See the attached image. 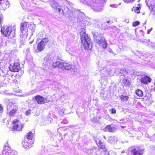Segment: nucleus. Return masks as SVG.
<instances>
[{
	"instance_id": "nucleus-10",
	"label": "nucleus",
	"mask_w": 155,
	"mask_h": 155,
	"mask_svg": "<svg viewBox=\"0 0 155 155\" xmlns=\"http://www.w3.org/2000/svg\"><path fill=\"white\" fill-rule=\"evenodd\" d=\"M20 30L22 37L27 38L28 35V23L25 22L21 23Z\"/></svg>"
},
{
	"instance_id": "nucleus-41",
	"label": "nucleus",
	"mask_w": 155,
	"mask_h": 155,
	"mask_svg": "<svg viewBox=\"0 0 155 155\" xmlns=\"http://www.w3.org/2000/svg\"><path fill=\"white\" fill-rule=\"evenodd\" d=\"M113 19H109L107 21V23L108 24H111L113 23Z\"/></svg>"
},
{
	"instance_id": "nucleus-28",
	"label": "nucleus",
	"mask_w": 155,
	"mask_h": 155,
	"mask_svg": "<svg viewBox=\"0 0 155 155\" xmlns=\"http://www.w3.org/2000/svg\"><path fill=\"white\" fill-rule=\"evenodd\" d=\"M95 1H99V0H95ZM80 1L85 3H86L88 5L90 2H94V0H80Z\"/></svg>"
},
{
	"instance_id": "nucleus-29",
	"label": "nucleus",
	"mask_w": 155,
	"mask_h": 155,
	"mask_svg": "<svg viewBox=\"0 0 155 155\" xmlns=\"http://www.w3.org/2000/svg\"><path fill=\"white\" fill-rule=\"evenodd\" d=\"M82 23L84 26L90 25H91V22L87 20H85V19L83 21Z\"/></svg>"
},
{
	"instance_id": "nucleus-17",
	"label": "nucleus",
	"mask_w": 155,
	"mask_h": 155,
	"mask_svg": "<svg viewBox=\"0 0 155 155\" xmlns=\"http://www.w3.org/2000/svg\"><path fill=\"white\" fill-rule=\"evenodd\" d=\"M18 122L19 120L17 119L13 121V130H20V129L18 128Z\"/></svg>"
},
{
	"instance_id": "nucleus-18",
	"label": "nucleus",
	"mask_w": 155,
	"mask_h": 155,
	"mask_svg": "<svg viewBox=\"0 0 155 155\" xmlns=\"http://www.w3.org/2000/svg\"><path fill=\"white\" fill-rule=\"evenodd\" d=\"M143 102L146 106H148L153 102V101L151 98L149 97L144 100Z\"/></svg>"
},
{
	"instance_id": "nucleus-37",
	"label": "nucleus",
	"mask_w": 155,
	"mask_h": 155,
	"mask_svg": "<svg viewBox=\"0 0 155 155\" xmlns=\"http://www.w3.org/2000/svg\"><path fill=\"white\" fill-rule=\"evenodd\" d=\"M110 111L111 114H115L116 113V110L114 108H111L110 110Z\"/></svg>"
},
{
	"instance_id": "nucleus-39",
	"label": "nucleus",
	"mask_w": 155,
	"mask_h": 155,
	"mask_svg": "<svg viewBox=\"0 0 155 155\" xmlns=\"http://www.w3.org/2000/svg\"><path fill=\"white\" fill-rule=\"evenodd\" d=\"M3 112V108L1 104H0V114L2 113Z\"/></svg>"
},
{
	"instance_id": "nucleus-27",
	"label": "nucleus",
	"mask_w": 155,
	"mask_h": 155,
	"mask_svg": "<svg viewBox=\"0 0 155 155\" xmlns=\"http://www.w3.org/2000/svg\"><path fill=\"white\" fill-rule=\"evenodd\" d=\"M120 98L121 101L126 102L128 100L129 97L128 96L121 95L120 96Z\"/></svg>"
},
{
	"instance_id": "nucleus-21",
	"label": "nucleus",
	"mask_w": 155,
	"mask_h": 155,
	"mask_svg": "<svg viewBox=\"0 0 155 155\" xmlns=\"http://www.w3.org/2000/svg\"><path fill=\"white\" fill-rule=\"evenodd\" d=\"M26 138L25 139H27L30 141H32L34 139V134L31 131L29 132L26 135Z\"/></svg>"
},
{
	"instance_id": "nucleus-9",
	"label": "nucleus",
	"mask_w": 155,
	"mask_h": 155,
	"mask_svg": "<svg viewBox=\"0 0 155 155\" xmlns=\"http://www.w3.org/2000/svg\"><path fill=\"white\" fill-rule=\"evenodd\" d=\"M5 146L2 151L3 154L5 153L8 155H17V152L15 151L11 150L7 143H5Z\"/></svg>"
},
{
	"instance_id": "nucleus-32",
	"label": "nucleus",
	"mask_w": 155,
	"mask_h": 155,
	"mask_svg": "<svg viewBox=\"0 0 155 155\" xmlns=\"http://www.w3.org/2000/svg\"><path fill=\"white\" fill-rule=\"evenodd\" d=\"M140 24V22L138 21H136L133 22L132 23V26L134 27H135L139 25Z\"/></svg>"
},
{
	"instance_id": "nucleus-38",
	"label": "nucleus",
	"mask_w": 155,
	"mask_h": 155,
	"mask_svg": "<svg viewBox=\"0 0 155 155\" xmlns=\"http://www.w3.org/2000/svg\"><path fill=\"white\" fill-rule=\"evenodd\" d=\"M95 141L98 146L101 142L99 139L95 140Z\"/></svg>"
},
{
	"instance_id": "nucleus-31",
	"label": "nucleus",
	"mask_w": 155,
	"mask_h": 155,
	"mask_svg": "<svg viewBox=\"0 0 155 155\" xmlns=\"http://www.w3.org/2000/svg\"><path fill=\"white\" fill-rule=\"evenodd\" d=\"M99 118H98L97 117H94L91 120V121L94 124L96 123L98 120Z\"/></svg>"
},
{
	"instance_id": "nucleus-13",
	"label": "nucleus",
	"mask_w": 155,
	"mask_h": 155,
	"mask_svg": "<svg viewBox=\"0 0 155 155\" xmlns=\"http://www.w3.org/2000/svg\"><path fill=\"white\" fill-rule=\"evenodd\" d=\"M9 70L12 72H18L21 69L20 64L16 62L14 64H12L9 67Z\"/></svg>"
},
{
	"instance_id": "nucleus-24",
	"label": "nucleus",
	"mask_w": 155,
	"mask_h": 155,
	"mask_svg": "<svg viewBox=\"0 0 155 155\" xmlns=\"http://www.w3.org/2000/svg\"><path fill=\"white\" fill-rule=\"evenodd\" d=\"M62 62L59 61L53 62V66L54 67H58L59 68H61L63 66H62Z\"/></svg>"
},
{
	"instance_id": "nucleus-30",
	"label": "nucleus",
	"mask_w": 155,
	"mask_h": 155,
	"mask_svg": "<svg viewBox=\"0 0 155 155\" xmlns=\"http://www.w3.org/2000/svg\"><path fill=\"white\" fill-rule=\"evenodd\" d=\"M107 129H108V131L110 132H113L114 130V128H112L110 125H107Z\"/></svg>"
},
{
	"instance_id": "nucleus-5",
	"label": "nucleus",
	"mask_w": 155,
	"mask_h": 155,
	"mask_svg": "<svg viewBox=\"0 0 155 155\" xmlns=\"http://www.w3.org/2000/svg\"><path fill=\"white\" fill-rule=\"evenodd\" d=\"M1 32L5 37H8V39H11L14 37V32L12 30L10 27L5 26L2 28Z\"/></svg>"
},
{
	"instance_id": "nucleus-49",
	"label": "nucleus",
	"mask_w": 155,
	"mask_h": 155,
	"mask_svg": "<svg viewBox=\"0 0 155 155\" xmlns=\"http://www.w3.org/2000/svg\"><path fill=\"white\" fill-rule=\"evenodd\" d=\"M104 138H105L106 139H105V136H104Z\"/></svg>"
},
{
	"instance_id": "nucleus-25",
	"label": "nucleus",
	"mask_w": 155,
	"mask_h": 155,
	"mask_svg": "<svg viewBox=\"0 0 155 155\" xmlns=\"http://www.w3.org/2000/svg\"><path fill=\"white\" fill-rule=\"evenodd\" d=\"M28 28H29L32 32H33L35 31V25L32 23H30L29 22H27Z\"/></svg>"
},
{
	"instance_id": "nucleus-8",
	"label": "nucleus",
	"mask_w": 155,
	"mask_h": 155,
	"mask_svg": "<svg viewBox=\"0 0 155 155\" xmlns=\"http://www.w3.org/2000/svg\"><path fill=\"white\" fill-rule=\"evenodd\" d=\"M144 149L140 147H134L129 152L128 155H143L144 153Z\"/></svg>"
},
{
	"instance_id": "nucleus-35",
	"label": "nucleus",
	"mask_w": 155,
	"mask_h": 155,
	"mask_svg": "<svg viewBox=\"0 0 155 155\" xmlns=\"http://www.w3.org/2000/svg\"><path fill=\"white\" fill-rule=\"evenodd\" d=\"M124 2L127 4L133 3L135 0H123Z\"/></svg>"
},
{
	"instance_id": "nucleus-16",
	"label": "nucleus",
	"mask_w": 155,
	"mask_h": 155,
	"mask_svg": "<svg viewBox=\"0 0 155 155\" xmlns=\"http://www.w3.org/2000/svg\"><path fill=\"white\" fill-rule=\"evenodd\" d=\"M151 81V78L146 76L142 77L140 80L141 82L143 84H147L149 83H150Z\"/></svg>"
},
{
	"instance_id": "nucleus-11",
	"label": "nucleus",
	"mask_w": 155,
	"mask_h": 155,
	"mask_svg": "<svg viewBox=\"0 0 155 155\" xmlns=\"http://www.w3.org/2000/svg\"><path fill=\"white\" fill-rule=\"evenodd\" d=\"M48 41V40L47 38H43L39 43H38L37 46V50L39 51H41L44 50Z\"/></svg>"
},
{
	"instance_id": "nucleus-15",
	"label": "nucleus",
	"mask_w": 155,
	"mask_h": 155,
	"mask_svg": "<svg viewBox=\"0 0 155 155\" xmlns=\"http://www.w3.org/2000/svg\"><path fill=\"white\" fill-rule=\"evenodd\" d=\"M0 5L4 10L8 8L10 5V3L8 0H2L0 2Z\"/></svg>"
},
{
	"instance_id": "nucleus-26",
	"label": "nucleus",
	"mask_w": 155,
	"mask_h": 155,
	"mask_svg": "<svg viewBox=\"0 0 155 155\" xmlns=\"http://www.w3.org/2000/svg\"><path fill=\"white\" fill-rule=\"evenodd\" d=\"M135 94L136 95L139 97H141L143 96V91L139 89H137L136 91Z\"/></svg>"
},
{
	"instance_id": "nucleus-45",
	"label": "nucleus",
	"mask_w": 155,
	"mask_h": 155,
	"mask_svg": "<svg viewBox=\"0 0 155 155\" xmlns=\"http://www.w3.org/2000/svg\"><path fill=\"white\" fill-rule=\"evenodd\" d=\"M106 128H107V126L105 127V128H104V131H106V129H107Z\"/></svg>"
},
{
	"instance_id": "nucleus-20",
	"label": "nucleus",
	"mask_w": 155,
	"mask_h": 155,
	"mask_svg": "<svg viewBox=\"0 0 155 155\" xmlns=\"http://www.w3.org/2000/svg\"><path fill=\"white\" fill-rule=\"evenodd\" d=\"M140 5V4L139 3L138 4L137 6L133 7L132 8V11L135 13H140V9L141 8Z\"/></svg>"
},
{
	"instance_id": "nucleus-7",
	"label": "nucleus",
	"mask_w": 155,
	"mask_h": 155,
	"mask_svg": "<svg viewBox=\"0 0 155 155\" xmlns=\"http://www.w3.org/2000/svg\"><path fill=\"white\" fill-rule=\"evenodd\" d=\"M99 1H95L94 2H90V3L93 4L92 6V9L96 12H101L103 9L104 3L102 1L98 2Z\"/></svg>"
},
{
	"instance_id": "nucleus-33",
	"label": "nucleus",
	"mask_w": 155,
	"mask_h": 155,
	"mask_svg": "<svg viewBox=\"0 0 155 155\" xmlns=\"http://www.w3.org/2000/svg\"><path fill=\"white\" fill-rule=\"evenodd\" d=\"M100 148L104 149L105 148V146L104 143L102 142H101L100 145L98 146Z\"/></svg>"
},
{
	"instance_id": "nucleus-4",
	"label": "nucleus",
	"mask_w": 155,
	"mask_h": 155,
	"mask_svg": "<svg viewBox=\"0 0 155 155\" xmlns=\"http://www.w3.org/2000/svg\"><path fill=\"white\" fill-rule=\"evenodd\" d=\"M51 6L54 9H56L58 10V12L60 14H64L66 15L65 12H72V11L70 10V9L67 7L65 8L64 10L61 8L60 6L58 4L57 2L55 1H52L51 3Z\"/></svg>"
},
{
	"instance_id": "nucleus-12",
	"label": "nucleus",
	"mask_w": 155,
	"mask_h": 155,
	"mask_svg": "<svg viewBox=\"0 0 155 155\" xmlns=\"http://www.w3.org/2000/svg\"><path fill=\"white\" fill-rule=\"evenodd\" d=\"M35 99L37 103L39 104H44L45 103H48L50 102L49 100L41 95H38L35 96Z\"/></svg>"
},
{
	"instance_id": "nucleus-6",
	"label": "nucleus",
	"mask_w": 155,
	"mask_h": 155,
	"mask_svg": "<svg viewBox=\"0 0 155 155\" xmlns=\"http://www.w3.org/2000/svg\"><path fill=\"white\" fill-rule=\"evenodd\" d=\"M94 42L98 43L99 45L104 49L107 47V42L105 38L101 37L100 35H94L93 36Z\"/></svg>"
},
{
	"instance_id": "nucleus-34",
	"label": "nucleus",
	"mask_w": 155,
	"mask_h": 155,
	"mask_svg": "<svg viewBox=\"0 0 155 155\" xmlns=\"http://www.w3.org/2000/svg\"><path fill=\"white\" fill-rule=\"evenodd\" d=\"M101 28L105 30L107 27V24L106 22H104L101 25Z\"/></svg>"
},
{
	"instance_id": "nucleus-19",
	"label": "nucleus",
	"mask_w": 155,
	"mask_h": 155,
	"mask_svg": "<svg viewBox=\"0 0 155 155\" xmlns=\"http://www.w3.org/2000/svg\"><path fill=\"white\" fill-rule=\"evenodd\" d=\"M62 66H63L61 68L66 70L70 69L72 67V65L71 64L68 63L63 62L62 63Z\"/></svg>"
},
{
	"instance_id": "nucleus-46",
	"label": "nucleus",
	"mask_w": 155,
	"mask_h": 155,
	"mask_svg": "<svg viewBox=\"0 0 155 155\" xmlns=\"http://www.w3.org/2000/svg\"><path fill=\"white\" fill-rule=\"evenodd\" d=\"M17 81V80H14L13 81V82L16 83V82Z\"/></svg>"
},
{
	"instance_id": "nucleus-3",
	"label": "nucleus",
	"mask_w": 155,
	"mask_h": 155,
	"mask_svg": "<svg viewBox=\"0 0 155 155\" xmlns=\"http://www.w3.org/2000/svg\"><path fill=\"white\" fill-rule=\"evenodd\" d=\"M7 113L11 117L15 116L17 114L18 107L15 104L9 103L7 106Z\"/></svg>"
},
{
	"instance_id": "nucleus-48",
	"label": "nucleus",
	"mask_w": 155,
	"mask_h": 155,
	"mask_svg": "<svg viewBox=\"0 0 155 155\" xmlns=\"http://www.w3.org/2000/svg\"><path fill=\"white\" fill-rule=\"evenodd\" d=\"M33 41H31L29 42V43H30V44H31V43H32L33 42Z\"/></svg>"
},
{
	"instance_id": "nucleus-43",
	"label": "nucleus",
	"mask_w": 155,
	"mask_h": 155,
	"mask_svg": "<svg viewBox=\"0 0 155 155\" xmlns=\"http://www.w3.org/2000/svg\"><path fill=\"white\" fill-rule=\"evenodd\" d=\"M66 17H67L66 16ZM68 18V17L69 18H71V19L73 21H74V17H67Z\"/></svg>"
},
{
	"instance_id": "nucleus-36",
	"label": "nucleus",
	"mask_w": 155,
	"mask_h": 155,
	"mask_svg": "<svg viewBox=\"0 0 155 155\" xmlns=\"http://www.w3.org/2000/svg\"><path fill=\"white\" fill-rule=\"evenodd\" d=\"M151 10L153 12L154 15H155V5H153L151 6Z\"/></svg>"
},
{
	"instance_id": "nucleus-50",
	"label": "nucleus",
	"mask_w": 155,
	"mask_h": 155,
	"mask_svg": "<svg viewBox=\"0 0 155 155\" xmlns=\"http://www.w3.org/2000/svg\"><path fill=\"white\" fill-rule=\"evenodd\" d=\"M6 155H8L7 154Z\"/></svg>"
},
{
	"instance_id": "nucleus-47",
	"label": "nucleus",
	"mask_w": 155,
	"mask_h": 155,
	"mask_svg": "<svg viewBox=\"0 0 155 155\" xmlns=\"http://www.w3.org/2000/svg\"><path fill=\"white\" fill-rule=\"evenodd\" d=\"M3 60H6L7 58H3Z\"/></svg>"
},
{
	"instance_id": "nucleus-14",
	"label": "nucleus",
	"mask_w": 155,
	"mask_h": 155,
	"mask_svg": "<svg viewBox=\"0 0 155 155\" xmlns=\"http://www.w3.org/2000/svg\"><path fill=\"white\" fill-rule=\"evenodd\" d=\"M34 142V140L30 141L27 139H25L22 143L23 147L25 148L29 149L32 146Z\"/></svg>"
},
{
	"instance_id": "nucleus-22",
	"label": "nucleus",
	"mask_w": 155,
	"mask_h": 155,
	"mask_svg": "<svg viewBox=\"0 0 155 155\" xmlns=\"http://www.w3.org/2000/svg\"><path fill=\"white\" fill-rule=\"evenodd\" d=\"M53 59L54 57L52 55L48 54L45 58L44 60L47 62L50 63L53 60Z\"/></svg>"
},
{
	"instance_id": "nucleus-40",
	"label": "nucleus",
	"mask_w": 155,
	"mask_h": 155,
	"mask_svg": "<svg viewBox=\"0 0 155 155\" xmlns=\"http://www.w3.org/2000/svg\"><path fill=\"white\" fill-rule=\"evenodd\" d=\"M31 113V110H28L26 112V114L27 115H28L30 114Z\"/></svg>"
},
{
	"instance_id": "nucleus-42",
	"label": "nucleus",
	"mask_w": 155,
	"mask_h": 155,
	"mask_svg": "<svg viewBox=\"0 0 155 155\" xmlns=\"http://www.w3.org/2000/svg\"><path fill=\"white\" fill-rule=\"evenodd\" d=\"M3 15L2 14L0 13V24L2 20V19Z\"/></svg>"
},
{
	"instance_id": "nucleus-44",
	"label": "nucleus",
	"mask_w": 155,
	"mask_h": 155,
	"mask_svg": "<svg viewBox=\"0 0 155 155\" xmlns=\"http://www.w3.org/2000/svg\"><path fill=\"white\" fill-rule=\"evenodd\" d=\"M52 117H53V118H55V117H56V115H54V114H53V115H52Z\"/></svg>"
},
{
	"instance_id": "nucleus-23",
	"label": "nucleus",
	"mask_w": 155,
	"mask_h": 155,
	"mask_svg": "<svg viewBox=\"0 0 155 155\" xmlns=\"http://www.w3.org/2000/svg\"><path fill=\"white\" fill-rule=\"evenodd\" d=\"M122 84L124 87H129L131 84L130 82L127 78L123 79Z\"/></svg>"
},
{
	"instance_id": "nucleus-2",
	"label": "nucleus",
	"mask_w": 155,
	"mask_h": 155,
	"mask_svg": "<svg viewBox=\"0 0 155 155\" xmlns=\"http://www.w3.org/2000/svg\"><path fill=\"white\" fill-rule=\"evenodd\" d=\"M70 10L72 11L70 12H67L66 14L65 15V16L67 17H71L74 18V21L75 22H81L84 19V13L80 12L79 10H74V11L71 10Z\"/></svg>"
},
{
	"instance_id": "nucleus-1",
	"label": "nucleus",
	"mask_w": 155,
	"mask_h": 155,
	"mask_svg": "<svg viewBox=\"0 0 155 155\" xmlns=\"http://www.w3.org/2000/svg\"><path fill=\"white\" fill-rule=\"evenodd\" d=\"M81 39L83 48L86 51L91 50L92 46V43L88 35L85 33L84 29L82 28L80 32Z\"/></svg>"
}]
</instances>
